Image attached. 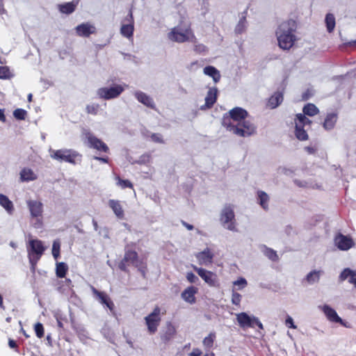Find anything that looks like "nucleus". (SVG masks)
Masks as SVG:
<instances>
[{
	"instance_id": "9d476101",
	"label": "nucleus",
	"mask_w": 356,
	"mask_h": 356,
	"mask_svg": "<svg viewBox=\"0 0 356 356\" xmlns=\"http://www.w3.org/2000/svg\"><path fill=\"white\" fill-rule=\"evenodd\" d=\"M236 320L243 329L247 327H253L254 325H257L260 329H263V325L258 318L255 316H250L245 312H241L236 314Z\"/></svg>"
},
{
	"instance_id": "39448f33",
	"label": "nucleus",
	"mask_w": 356,
	"mask_h": 356,
	"mask_svg": "<svg viewBox=\"0 0 356 356\" xmlns=\"http://www.w3.org/2000/svg\"><path fill=\"white\" fill-rule=\"evenodd\" d=\"M220 222L222 227L232 232H237L234 207L226 204L221 210Z\"/></svg>"
},
{
	"instance_id": "a878e982",
	"label": "nucleus",
	"mask_w": 356,
	"mask_h": 356,
	"mask_svg": "<svg viewBox=\"0 0 356 356\" xmlns=\"http://www.w3.org/2000/svg\"><path fill=\"white\" fill-rule=\"evenodd\" d=\"M0 205L8 212V213L10 215L13 213L15 209L13 203L6 195L0 194Z\"/></svg>"
},
{
	"instance_id": "6e6d98bb",
	"label": "nucleus",
	"mask_w": 356,
	"mask_h": 356,
	"mask_svg": "<svg viewBox=\"0 0 356 356\" xmlns=\"http://www.w3.org/2000/svg\"><path fill=\"white\" fill-rule=\"evenodd\" d=\"M151 138L154 142L159 143H163L162 136L159 134H153L151 136Z\"/></svg>"
},
{
	"instance_id": "7c9ffc66",
	"label": "nucleus",
	"mask_w": 356,
	"mask_h": 356,
	"mask_svg": "<svg viewBox=\"0 0 356 356\" xmlns=\"http://www.w3.org/2000/svg\"><path fill=\"white\" fill-rule=\"evenodd\" d=\"M37 179V175L29 168H24L20 172V179L22 181H30Z\"/></svg>"
},
{
	"instance_id": "5fc2aeb1",
	"label": "nucleus",
	"mask_w": 356,
	"mask_h": 356,
	"mask_svg": "<svg viewBox=\"0 0 356 356\" xmlns=\"http://www.w3.org/2000/svg\"><path fill=\"white\" fill-rule=\"evenodd\" d=\"M285 325L286 327L292 329H296L297 326L294 324L293 318L290 316H287L286 321H285Z\"/></svg>"
},
{
	"instance_id": "c756f323",
	"label": "nucleus",
	"mask_w": 356,
	"mask_h": 356,
	"mask_svg": "<svg viewBox=\"0 0 356 356\" xmlns=\"http://www.w3.org/2000/svg\"><path fill=\"white\" fill-rule=\"evenodd\" d=\"M176 334V329L175 326L169 323L167 324L165 332L161 335V339L165 343L170 341Z\"/></svg>"
},
{
	"instance_id": "2eb2a0df",
	"label": "nucleus",
	"mask_w": 356,
	"mask_h": 356,
	"mask_svg": "<svg viewBox=\"0 0 356 356\" xmlns=\"http://www.w3.org/2000/svg\"><path fill=\"white\" fill-rule=\"evenodd\" d=\"M91 290L96 299L102 305H106L111 311L114 309V304L104 292L99 291L94 286H91Z\"/></svg>"
},
{
	"instance_id": "473e14b6",
	"label": "nucleus",
	"mask_w": 356,
	"mask_h": 356,
	"mask_svg": "<svg viewBox=\"0 0 356 356\" xmlns=\"http://www.w3.org/2000/svg\"><path fill=\"white\" fill-rule=\"evenodd\" d=\"M216 338V334L215 332H211L208 336L205 337L202 341L203 346L207 350H210L213 346Z\"/></svg>"
},
{
	"instance_id": "9b49d317",
	"label": "nucleus",
	"mask_w": 356,
	"mask_h": 356,
	"mask_svg": "<svg viewBox=\"0 0 356 356\" xmlns=\"http://www.w3.org/2000/svg\"><path fill=\"white\" fill-rule=\"evenodd\" d=\"M334 245L340 250L348 251L355 245L353 238L349 235L337 233L334 238Z\"/></svg>"
},
{
	"instance_id": "052dcab7",
	"label": "nucleus",
	"mask_w": 356,
	"mask_h": 356,
	"mask_svg": "<svg viewBox=\"0 0 356 356\" xmlns=\"http://www.w3.org/2000/svg\"><path fill=\"white\" fill-rule=\"evenodd\" d=\"M305 151L309 154H313L316 152V148L313 146H307L305 147Z\"/></svg>"
},
{
	"instance_id": "4c0bfd02",
	"label": "nucleus",
	"mask_w": 356,
	"mask_h": 356,
	"mask_svg": "<svg viewBox=\"0 0 356 356\" xmlns=\"http://www.w3.org/2000/svg\"><path fill=\"white\" fill-rule=\"evenodd\" d=\"M296 124L301 126L304 127L306 125L309 126L312 123V121L307 118L305 115L299 113L296 115V119L295 121Z\"/></svg>"
},
{
	"instance_id": "b1692460",
	"label": "nucleus",
	"mask_w": 356,
	"mask_h": 356,
	"mask_svg": "<svg viewBox=\"0 0 356 356\" xmlns=\"http://www.w3.org/2000/svg\"><path fill=\"white\" fill-rule=\"evenodd\" d=\"M283 102V94L281 92H275L268 101V106L270 108H277Z\"/></svg>"
},
{
	"instance_id": "a19ab883",
	"label": "nucleus",
	"mask_w": 356,
	"mask_h": 356,
	"mask_svg": "<svg viewBox=\"0 0 356 356\" xmlns=\"http://www.w3.org/2000/svg\"><path fill=\"white\" fill-rule=\"evenodd\" d=\"M246 29V19H245V17H242L238 23L237 24L236 28H235V31L236 33L238 34H241Z\"/></svg>"
},
{
	"instance_id": "58836bf2",
	"label": "nucleus",
	"mask_w": 356,
	"mask_h": 356,
	"mask_svg": "<svg viewBox=\"0 0 356 356\" xmlns=\"http://www.w3.org/2000/svg\"><path fill=\"white\" fill-rule=\"evenodd\" d=\"M295 135L300 140H307L308 139V134L304 127L298 124H296Z\"/></svg>"
},
{
	"instance_id": "4468645a",
	"label": "nucleus",
	"mask_w": 356,
	"mask_h": 356,
	"mask_svg": "<svg viewBox=\"0 0 356 356\" xmlns=\"http://www.w3.org/2000/svg\"><path fill=\"white\" fill-rule=\"evenodd\" d=\"M26 204L32 218H40L43 213V204L38 200H29L26 201Z\"/></svg>"
},
{
	"instance_id": "79ce46f5",
	"label": "nucleus",
	"mask_w": 356,
	"mask_h": 356,
	"mask_svg": "<svg viewBox=\"0 0 356 356\" xmlns=\"http://www.w3.org/2000/svg\"><path fill=\"white\" fill-rule=\"evenodd\" d=\"M13 76L9 68L7 66H0V79H8Z\"/></svg>"
},
{
	"instance_id": "412c9836",
	"label": "nucleus",
	"mask_w": 356,
	"mask_h": 356,
	"mask_svg": "<svg viewBox=\"0 0 356 356\" xmlns=\"http://www.w3.org/2000/svg\"><path fill=\"white\" fill-rule=\"evenodd\" d=\"M197 293V288L191 286L186 288L182 293H181V298L184 300L186 302L193 304L195 302V295Z\"/></svg>"
},
{
	"instance_id": "ddd939ff",
	"label": "nucleus",
	"mask_w": 356,
	"mask_h": 356,
	"mask_svg": "<svg viewBox=\"0 0 356 356\" xmlns=\"http://www.w3.org/2000/svg\"><path fill=\"white\" fill-rule=\"evenodd\" d=\"M193 268L197 272L198 275L209 286H214L217 282V276L215 273L206 269L192 266Z\"/></svg>"
},
{
	"instance_id": "09e8293b",
	"label": "nucleus",
	"mask_w": 356,
	"mask_h": 356,
	"mask_svg": "<svg viewBox=\"0 0 356 356\" xmlns=\"http://www.w3.org/2000/svg\"><path fill=\"white\" fill-rule=\"evenodd\" d=\"M99 108L98 104H91L86 106V111L89 114L97 115Z\"/></svg>"
},
{
	"instance_id": "680f3d73",
	"label": "nucleus",
	"mask_w": 356,
	"mask_h": 356,
	"mask_svg": "<svg viewBox=\"0 0 356 356\" xmlns=\"http://www.w3.org/2000/svg\"><path fill=\"white\" fill-rule=\"evenodd\" d=\"M35 222L33 224L34 227L40 228L42 226V222L39 218H35Z\"/></svg>"
},
{
	"instance_id": "de8ad7c7",
	"label": "nucleus",
	"mask_w": 356,
	"mask_h": 356,
	"mask_svg": "<svg viewBox=\"0 0 356 356\" xmlns=\"http://www.w3.org/2000/svg\"><path fill=\"white\" fill-rule=\"evenodd\" d=\"M116 179L118 180L117 184L120 186L122 188H133V184L127 179H122L119 177H116Z\"/></svg>"
},
{
	"instance_id": "f257e3e1",
	"label": "nucleus",
	"mask_w": 356,
	"mask_h": 356,
	"mask_svg": "<svg viewBox=\"0 0 356 356\" xmlns=\"http://www.w3.org/2000/svg\"><path fill=\"white\" fill-rule=\"evenodd\" d=\"M248 115L245 109L241 107L234 108L229 111V117H224L222 125L238 136L249 137L256 133V127L246 120Z\"/></svg>"
},
{
	"instance_id": "2f4dec72",
	"label": "nucleus",
	"mask_w": 356,
	"mask_h": 356,
	"mask_svg": "<svg viewBox=\"0 0 356 356\" xmlns=\"http://www.w3.org/2000/svg\"><path fill=\"white\" fill-rule=\"evenodd\" d=\"M77 2L74 3V1L60 4L58 5V10L62 13L70 14L74 11Z\"/></svg>"
},
{
	"instance_id": "e433bc0d",
	"label": "nucleus",
	"mask_w": 356,
	"mask_h": 356,
	"mask_svg": "<svg viewBox=\"0 0 356 356\" xmlns=\"http://www.w3.org/2000/svg\"><path fill=\"white\" fill-rule=\"evenodd\" d=\"M68 270L67 265L64 262H60L56 264V273L60 278L65 277Z\"/></svg>"
},
{
	"instance_id": "72a5a7b5",
	"label": "nucleus",
	"mask_w": 356,
	"mask_h": 356,
	"mask_svg": "<svg viewBox=\"0 0 356 356\" xmlns=\"http://www.w3.org/2000/svg\"><path fill=\"white\" fill-rule=\"evenodd\" d=\"M325 22L327 30L329 33H332L335 27V17L333 14L328 13L325 16Z\"/></svg>"
},
{
	"instance_id": "4d7b16f0",
	"label": "nucleus",
	"mask_w": 356,
	"mask_h": 356,
	"mask_svg": "<svg viewBox=\"0 0 356 356\" xmlns=\"http://www.w3.org/2000/svg\"><path fill=\"white\" fill-rule=\"evenodd\" d=\"M129 265L127 261H124V259H123L121 262L119 264V268L120 270L123 271H127V266Z\"/></svg>"
},
{
	"instance_id": "8fccbe9b",
	"label": "nucleus",
	"mask_w": 356,
	"mask_h": 356,
	"mask_svg": "<svg viewBox=\"0 0 356 356\" xmlns=\"http://www.w3.org/2000/svg\"><path fill=\"white\" fill-rule=\"evenodd\" d=\"M35 332L38 338H42L44 336V328L42 323H38L35 325Z\"/></svg>"
},
{
	"instance_id": "864d4df0",
	"label": "nucleus",
	"mask_w": 356,
	"mask_h": 356,
	"mask_svg": "<svg viewBox=\"0 0 356 356\" xmlns=\"http://www.w3.org/2000/svg\"><path fill=\"white\" fill-rule=\"evenodd\" d=\"M151 156L149 154H143L140 156L138 161H137L140 164H145L150 161Z\"/></svg>"
},
{
	"instance_id": "bb28decb",
	"label": "nucleus",
	"mask_w": 356,
	"mask_h": 356,
	"mask_svg": "<svg viewBox=\"0 0 356 356\" xmlns=\"http://www.w3.org/2000/svg\"><path fill=\"white\" fill-rule=\"evenodd\" d=\"M108 205L118 218L122 219L124 218V211L119 201L110 200Z\"/></svg>"
},
{
	"instance_id": "f8f14e48",
	"label": "nucleus",
	"mask_w": 356,
	"mask_h": 356,
	"mask_svg": "<svg viewBox=\"0 0 356 356\" xmlns=\"http://www.w3.org/2000/svg\"><path fill=\"white\" fill-rule=\"evenodd\" d=\"M134 31V20L132 12L129 11L126 17L122 21L120 33L124 37L131 39L133 38Z\"/></svg>"
},
{
	"instance_id": "c85d7f7f",
	"label": "nucleus",
	"mask_w": 356,
	"mask_h": 356,
	"mask_svg": "<svg viewBox=\"0 0 356 356\" xmlns=\"http://www.w3.org/2000/svg\"><path fill=\"white\" fill-rule=\"evenodd\" d=\"M269 200V196L266 193L263 191H257V202L266 211L268 209Z\"/></svg>"
},
{
	"instance_id": "774afa93",
	"label": "nucleus",
	"mask_w": 356,
	"mask_h": 356,
	"mask_svg": "<svg viewBox=\"0 0 356 356\" xmlns=\"http://www.w3.org/2000/svg\"><path fill=\"white\" fill-rule=\"evenodd\" d=\"M0 308L2 309H5L6 307L3 305V297L0 294Z\"/></svg>"
},
{
	"instance_id": "13d9d810",
	"label": "nucleus",
	"mask_w": 356,
	"mask_h": 356,
	"mask_svg": "<svg viewBox=\"0 0 356 356\" xmlns=\"http://www.w3.org/2000/svg\"><path fill=\"white\" fill-rule=\"evenodd\" d=\"M202 352L199 348H194L188 356H201Z\"/></svg>"
},
{
	"instance_id": "1a4fd4ad",
	"label": "nucleus",
	"mask_w": 356,
	"mask_h": 356,
	"mask_svg": "<svg viewBox=\"0 0 356 356\" xmlns=\"http://www.w3.org/2000/svg\"><path fill=\"white\" fill-rule=\"evenodd\" d=\"M145 323L147 327L148 332L150 334H154L161 321V309L156 306L148 316L145 318Z\"/></svg>"
},
{
	"instance_id": "c9c22d12",
	"label": "nucleus",
	"mask_w": 356,
	"mask_h": 356,
	"mask_svg": "<svg viewBox=\"0 0 356 356\" xmlns=\"http://www.w3.org/2000/svg\"><path fill=\"white\" fill-rule=\"evenodd\" d=\"M321 270H313L307 274L306 280L309 284H314L318 282L320 277L322 274Z\"/></svg>"
},
{
	"instance_id": "393cba45",
	"label": "nucleus",
	"mask_w": 356,
	"mask_h": 356,
	"mask_svg": "<svg viewBox=\"0 0 356 356\" xmlns=\"http://www.w3.org/2000/svg\"><path fill=\"white\" fill-rule=\"evenodd\" d=\"M204 74L211 77L215 83L220 80V72L213 66H207L203 70Z\"/></svg>"
},
{
	"instance_id": "f3484780",
	"label": "nucleus",
	"mask_w": 356,
	"mask_h": 356,
	"mask_svg": "<svg viewBox=\"0 0 356 356\" xmlns=\"http://www.w3.org/2000/svg\"><path fill=\"white\" fill-rule=\"evenodd\" d=\"M76 33L80 37L88 38L96 31L95 27L90 23H82L76 28Z\"/></svg>"
},
{
	"instance_id": "4be33fe9",
	"label": "nucleus",
	"mask_w": 356,
	"mask_h": 356,
	"mask_svg": "<svg viewBox=\"0 0 356 356\" xmlns=\"http://www.w3.org/2000/svg\"><path fill=\"white\" fill-rule=\"evenodd\" d=\"M347 279H348V282L356 288V270H351L348 268H345L339 275V280L343 282Z\"/></svg>"
},
{
	"instance_id": "a211bd4d",
	"label": "nucleus",
	"mask_w": 356,
	"mask_h": 356,
	"mask_svg": "<svg viewBox=\"0 0 356 356\" xmlns=\"http://www.w3.org/2000/svg\"><path fill=\"white\" fill-rule=\"evenodd\" d=\"M195 257L200 265L208 266L212 263L213 254L210 249L206 248L203 251L197 253Z\"/></svg>"
},
{
	"instance_id": "603ef678",
	"label": "nucleus",
	"mask_w": 356,
	"mask_h": 356,
	"mask_svg": "<svg viewBox=\"0 0 356 356\" xmlns=\"http://www.w3.org/2000/svg\"><path fill=\"white\" fill-rule=\"evenodd\" d=\"M186 279L190 283H197L199 281L198 277L192 272L186 273Z\"/></svg>"
},
{
	"instance_id": "6ab92c4d",
	"label": "nucleus",
	"mask_w": 356,
	"mask_h": 356,
	"mask_svg": "<svg viewBox=\"0 0 356 356\" xmlns=\"http://www.w3.org/2000/svg\"><path fill=\"white\" fill-rule=\"evenodd\" d=\"M134 96L140 103L144 104L147 107L153 109L155 108L154 102L149 95L142 91H136L134 92Z\"/></svg>"
},
{
	"instance_id": "e2e57ef3",
	"label": "nucleus",
	"mask_w": 356,
	"mask_h": 356,
	"mask_svg": "<svg viewBox=\"0 0 356 356\" xmlns=\"http://www.w3.org/2000/svg\"><path fill=\"white\" fill-rule=\"evenodd\" d=\"M94 159L97 160V161H100L101 162L104 163H107L108 162V158H103V157H99V156H94Z\"/></svg>"
},
{
	"instance_id": "a18cd8bd",
	"label": "nucleus",
	"mask_w": 356,
	"mask_h": 356,
	"mask_svg": "<svg viewBox=\"0 0 356 356\" xmlns=\"http://www.w3.org/2000/svg\"><path fill=\"white\" fill-rule=\"evenodd\" d=\"M26 111L22 108H17L13 112V116L19 120H23L26 116Z\"/></svg>"
},
{
	"instance_id": "aec40b11",
	"label": "nucleus",
	"mask_w": 356,
	"mask_h": 356,
	"mask_svg": "<svg viewBox=\"0 0 356 356\" xmlns=\"http://www.w3.org/2000/svg\"><path fill=\"white\" fill-rule=\"evenodd\" d=\"M319 308L323 312L327 318L333 323L341 322V318L338 316L337 312L328 305L319 306Z\"/></svg>"
},
{
	"instance_id": "ea45409f",
	"label": "nucleus",
	"mask_w": 356,
	"mask_h": 356,
	"mask_svg": "<svg viewBox=\"0 0 356 356\" xmlns=\"http://www.w3.org/2000/svg\"><path fill=\"white\" fill-rule=\"evenodd\" d=\"M234 289L235 290H242L248 285V282L244 277H239L236 281L233 282Z\"/></svg>"
},
{
	"instance_id": "6e6552de",
	"label": "nucleus",
	"mask_w": 356,
	"mask_h": 356,
	"mask_svg": "<svg viewBox=\"0 0 356 356\" xmlns=\"http://www.w3.org/2000/svg\"><path fill=\"white\" fill-rule=\"evenodd\" d=\"M83 138L85 143H87L88 146L90 148L95 149L98 151L108 152L109 150L108 147L102 140L97 138L90 131L84 130L83 132Z\"/></svg>"
},
{
	"instance_id": "5701e85b",
	"label": "nucleus",
	"mask_w": 356,
	"mask_h": 356,
	"mask_svg": "<svg viewBox=\"0 0 356 356\" xmlns=\"http://www.w3.org/2000/svg\"><path fill=\"white\" fill-rule=\"evenodd\" d=\"M338 120L337 113H327L323 123V127L325 130H332L334 129Z\"/></svg>"
},
{
	"instance_id": "f03ea898",
	"label": "nucleus",
	"mask_w": 356,
	"mask_h": 356,
	"mask_svg": "<svg viewBox=\"0 0 356 356\" xmlns=\"http://www.w3.org/2000/svg\"><path fill=\"white\" fill-rule=\"evenodd\" d=\"M296 23L293 19L282 22L277 27L275 34L279 47L283 50L290 49L297 40L295 35Z\"/></svg>"
},
{
	"instance_id": "f704fd0d",
	"label": "nucleus",
	"mask_w": 356,
	"mask_h": 356,
	"mask_svg": "<svg viewBox=\"0 0 356 356\" xmlns=\"http://www.w3.org/2000/svg\"><path fill=\"white\" fill-rule=\"evenodd\" d=\"M303 114L309 116H314L318 113V108L313 104H307L303 107Z\"/></svg>"
},
{
	"instance_id": "338daca9",
	"label": "nucleus",
	"mask_w": 356,
	"mask_h": 356,
	"mask_svg": "<svg viewBox=\"0 0 356 356\" xmlns=\"http://www.w3.org/2000/svg\"><path fill=\"white\" fill-rule=\"evenodd\" d=\"M182 224L188 229L192 230L193 229V226L192 225L188 224L186 222H182Z\"/></svg>"
},
{
	"instance_id": "dca6fc26",
	"label": "nucleus",
	"mask_w": 356,
	"mask_h": 356,
	"mask_svg": "<svg viewBox=\"0 0 356 356\" xmlns=\"http://www.w3.org/2000/svg\"><path fill=\"white\" fill-rule=\"evenodd\" d=\"M218 89L216 87L210 88L205 97V104L201 106V110L211 108L217 100Z\"/></svg>"
},
{
	"instance_id": "69168bd1",
	"label": "nucleus",
	"mask_w": 356,
	"mask_h": 356,
	"mask_svg": "<svg viewBox=\"0 0 356 356\" xmlns=\"http://www.w3.org/2000/svg\"><path fill=\"white\" fill-rule=\"evenodd\" d=\"M6 120V118L4 115V110L0 109V121L5 122Z\"/></svg>"
},
{
	"instance_id": "7ed1b4c3",
	"label": "nucleus",
	"mask_w": 356,
	"mask_h": 356,
	"mask_svg": "<svg viewBox=\"0 0 356 356\" xmlns=\"http://www.w3.org/2000/svg\"><path fill=\"white\" fill-rule=\"evenodd\" d=\"M168 38L170 40L178 43L196 42V37L190 27L184 29L179 26H175L168 33Z\"/></svg>"
},
{
	"instance_id": "bf43d9fd",
	"label": "nucleus",
	"mask_w": 356,
	"mask_h": 356,
	"mask_svg": "<svg viewBox=\"0 0 356 356\" xmlns=\"http://www.w3.org/2000/svg\"><path fill=\"white\" fill-rule=\"evenodd\" d=\"M293 181H294L295 184L299 187H307L308 186V184L304 181L295 179Z\"/></svg>"
},
{
	"instance_id": "49530a36",
	"label": "nucleus",
	"mask_w": 356,
	"mask_h": 356,
	"mask_svg": "<svg viewBox=\"0 0 356 356\" xmlns=\"http://www.w3.org/2000/svg\"><path fill=\"white\" fill-rule=\"evenodd\" d=\"M242 296L238 293L236 292L234 289L232 290V302L233 305L239 306L241 302Z\"/></svg>"
},
{
	"instance_id": "0e129e2a",
	"label": "nucleus",
	"mask_w": 356,
	"mask_h": 356,
	"mask_svg": "<svg viewBox=\"0 0 356 356\" xmlns=\"http://www.w3.org/2000/svg\"><path fill=\"white\" fill-rule=\"evenodd\" d=\"M8 346L10 348H17V343L15 342V341L13 340V339H9L8 341Z\"/></svg>"
},
{
	"instance_id": "0eeeda50",
	"label": "nucleus",
	"mask_w": 356,
	"mask_h": 356,
	"mask_svg": "<svg viewBox=\"0 0 356 356\" xmlns=\"http://www.w3.org/2000/svg\"><path fill=\"white\" fill-rule=\"evenodd\" d=\"M127 84L114 85L111 87H102L97 90V95L101 99H111L119 97L121 93L127 88Z\"/></svg>"
},
{
	"instance_id": "20e7f679",
	"label": "nucleus",
	"mask_w": 356,
	"mask_h": 356,
	"mask_svg": "<svg viewBox=\"0 0 356 356\" xmlns=\"http://www.w3.org/2000/svg\"><path fill=\"white\" fill-rule=\"evenodd\" d=\"M51 159L56 160L59 162H67L71 164H76V160H80L81 155L75 150L72 149H53L51 148L49 150Z\"/></svg>"
},
{
	"instance_id": "c03bdc74",
	"label": "nucleus",
	"mask_w": 356,
	"mask_h": 356,
	"mask_svg": "<svg viewBox=\"0 0 356 356\" xmlns=\"http://www.w3.org/2000/svg\"><path fill=\"white\" fill-rule=\"evenodd\" d=\"M60 243L58 240L54 241L52 245V255L55 259H57L60 256Z\"/></svg>"
},
{
	"instance_id": "423d86ee",
	"label": "nucleus",
	"mask_w": 356,
	"mask_h": 356,
	"mask_svg": "<svg viewBox=\"0 0 356 356\" xmlns=\"http://www.w3.org/2000/svg\"><path fill=\"white\" fill-rule=\"evenodd\" d=\"M27 250L29 262L32 268L34 269L35 266L45 250V248L43 246L41 241L38 239H31L29 241Z\"/></svg>"
},
{
	"instance_id": "3c124183",
	"label": "nucleus",
	"mask_w": 356,
	"mask_h": 356,
	"mask_svg": "<svg viewBox=\"0 0 356 356\" xmlns=\"http://www.w3.org/2000/svg\"><path fill=\"white\" fill-rule=\"evenodd\" d=\"M194 44V51L197 53L202 54L207 51V47L203 44H199L196 42H193Z\"/></svg>"
},
{
	"instance_id": "cd10ccee",
	"label": "nucleus",
	"mask_w": 356,
	"mask_h": 356,
	"mask_svg": "<svg viewBox=\"0 0 356 356\" xmlns=\"http://www.w3.org/2000/svg\"><path fill=\"white\" fill-rule=\"evenodd\" d=\"M124 261H127L128 264H132L136 267L139 266V261L138 259V254L133 250H127L124 257Z\"/></svg>"
},
{
	"instance_id": "37998d69",
	"label": "nucleus",
	"mask_w": 356,
	"mask_h": 356,
	"mask_svg": "<svg viewBox=\"0 0 356 356\" xmlns=\"http://www.w3.org/2000/svg\"><path fill=\"white\" fill-rule=\"evenodd\" d=\"M264 254L271 261H275L278 260V256L277 252L273 249L265 248L264 250Z\"/></svg>"
}]
</instances>
